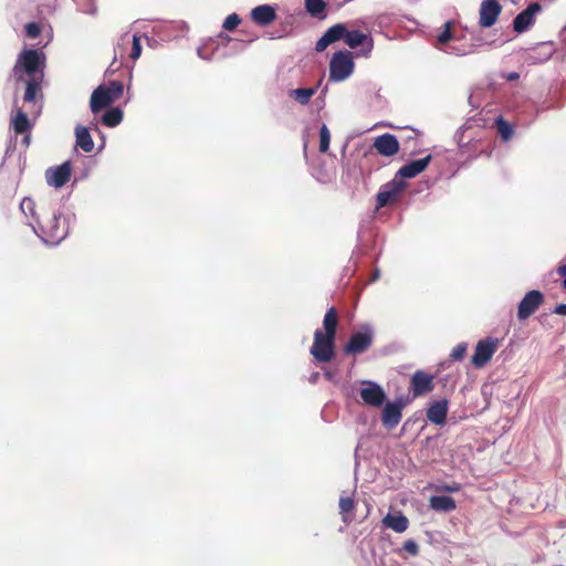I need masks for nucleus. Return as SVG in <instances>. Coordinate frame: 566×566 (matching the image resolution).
<instances>
[{"instance_id":"46","label":"nucleus","mask_w":566,"mask_h":566,"mask_svg":"<svg viewBox=\"0 0 566 566\" xmlns=\"http://www.w3.org/2000/svg\"><path fill=\"white\" fill-rule=\"evenodd\" d=\"M90 128L95 129V130H97V129H98V128H97V124H96V123H92V126H91Z\"/></svg>"},{"instance_id":"16","label":"nucleus","mask_w":566,"mask_h":566,"mask_svg":"<svg viewBox=\"0 0 566 566\" xmlns=\"http://www.w3.org/2000/svg\"><path fill=\"white\" fill-rule=\"evenodd\" d=\"M374 148L379 155L391 157L399 151V142L396 136L387 133L375 139Z\"/></svg>"},{"instance_id":"20","label":"nucleus","mask_w":566,"mask_h":566,"mask_svg":"<svg viewBox=\"0 0 566 566\" xmlns=\"http://www.w3.org/2000/svg\"><path fill=\"white\" fill-rule=\"evenodd\" d=\"M448 402L446 399L434 401L427 410V418L430 422L442 426L446 423Z\"/></svg>"},{"instance_id":"8","label":"nucleus","mask_w":566,"mask_h":566,"mask_svg":"<svg viewBox=\"0 0 566 566\" xmlns=\"http://www.w3.org/2000/svg\"><path fill=\"white\" fill-rule=\"evenodd\" d=\"M545 297L541 291L532 290L527 292L517 305L518 321H525L531 317L544 304Z\"/></svg>"},{"instance_id":"31","label":"nucleus","mask_w":566,"mask_h":566,"mask_svg":"<svg viewBox=\"0 0 566 566\" xmlns=\"http://www.w3.org/2000/svg\"><path fill=\"white\" fill-rule=\"evenodd\" d=\"M35 208H36L35 202L30 197L23 198L20 203V209L23 212V214L25 217L30 218L34 222H36V218H41V214L36 213Z\"/></svg>"},{"instance_id":"4","label":"nucleus","mask_w":566,"mask_h":566,"mask_svg":"<svg viewBox=\"0 0 566 566\" xmlns=\"http://www.w3.org/2000/svg\"><path fill=\"white\" fill-rule=\"evenodd\" d=\"M355 69L353 53L350 51H338L333 54L329 62V80L342 82L348 78Z\"/></svg>"},{"instance_id":"23","label":"nucleus","mask_w":566,"mask_h":566,"mask_svg":"<svg viewBox=\"0 0 566 566\" xmlns=\"http://www.w3.org/2000/svg\"><path fill=\"white\" fill-rule=\"evenodd\" d=\"M430 507L437 512H452L457 509V504L451 496L433 495L430 497Z\"/></svg>"},{"instance_id":"32","label":"nucleus","mask_w":566,"mask_h":566,"mask_svg":"<svg viewBox=\"0 0 566 566\" xmlns=\"http://www.w3.org/2000/svg\"><path fill=\"white\" fill-rule=\"evenodd\" d=\"M443 27H444L443 30L437 36V41L440 45H444L453 39V33H452L453 22L447 21Z\"/></svg>"},{"instance_id":"14","label":"nucleus","mask_w":566,"mask_h":566,"mask_svg":"<svg viewBox=\"0 0 566 566\" xmlns=\"http://www.w3.org/2000/svg\"><path fill=\"white\" fill-rule=\"evenodd\" d=\"M542 10V7L537 2H532L528 7L520 12L514 21L513 28L516 32L521 33L528 29L534 23V17Z\"/></svg>"},{"instance_id":"21","label":"nucleus","mask_w":566,"mask_h":566,"mask_svg":"<svg viewBox=\"0 0 566 566\" xmlns=\"http://www.w3.org/2000/svg\"><path fill=\"white\" fill-rule=\"evenodd\" d=\"M76 146L85 153H91L94 149V142L90 134V128L77 125L75 128Z\"/></svg>"},{"instance_id":"29","label":"nucleus","mask_w":566,"mask_h":566,"mask_svg":"<svg viewBox=\"0 0 566 566\" xmlns=\"http://www.w3.org/2000/svg\"><path fill=\"white\" fill-rule=\"evenodd\" d=\"M367 38H368L367 34H365L358 30L348 31L346 29V34L344 36V41L349 48L356 49L359 45L364 44V42L367 40Z\"/></svg>"},{"instance_id":"27","label":"nucleus","mask_w":566,"mask_h":566,"mask_svg":"<svg viewBox=\"0 0 566 566\" xmlns=\"http://www.w3.org/2000/svg\"><path fill=\"white\" fill-rule=\"evenodd\" d=\"M305 9L311 17L324 19L327 3L324 0H304Z\"/></svg>"},{"instance_id":"22","label":"nucleus","mask_w":566,"mask_h":566,"mask_svg":"<svg viewBox=\"0 0 566 566\" xmlns=\"http://www.w3.org/2000/svg\"><path fill=\"white\" fill-rule=\"evenodd\" d=\"M338 325V313L335 307H331L323 318V335L336 338V331Z\"/></svg>"},{"instance_id":"34","label":"nucleus","mask_w":566,"mask_h":566,"mask_svg":"<svg viewBox=\"0 0 566 566\" xmlns=\"http://www.w3.org/2000/svg\"><path fill=\"white\" fill-rule=\"evenodd\" d=\"M497 132L502 136L504 140H509L513 136V128L512 126L505 122L503 118H499L496 120Z\"/></svg>"},{"instance_id":"41","label":"nucleus","mask_w":566,"mask_h":566,"mask_svg":"<svg viewBox=\"0 0 566 566\" xmlns=\"http://www.w3.org/2000/svg\"><path fill=\"white\" fill-rule=\"evenodd\" d=\"M458 55H465V54H470V53H473L474 50L472 48V45L469 48V49H458V48H452Z\"/></svg>"},{"instance_id":"33","label":"nucleus","mask_w":566,"mask_h":566,"mask_svg":"<svg viewBox=\"0 0 566 566\" xmlns=\"http://www.w3.org/2000/svg\"><path fill=\"white\" fill-rule=\"evenodd\" d=\"M331 133L325 124L319 129V151L326 153L329 148Z\"/></svg>"},{"instance_id":"35","label":"nucleus","mask_w":566,"mask_h":566,"mask_svg":"<svg viewBox=\"0 0 566 566\" xmlns=\"http://www.w3.org/2000/svg\"><path fill=\"white\" fill-rule=\"evenodd\" d=\"M241 18L237 13L229 14L223 21L222 28L227 31H233L240 24Z\"/></svg>"},{"instance_id":"36","label":"nucleus","mask_w":566,"mask_h":566,"mask_svg":"<svg viewBox=\"0 0 566 566\" xmlns=\"http://www.w3.org/2000/svg\"><path fill=\"white\" fill-rule=\"evenodd\" d=\"M468 349V345L465 343L458 344L451 352L450 357L453 360H461Z\"/></svg>"},{"instance_id":"39","label":"nucleus","mask_w":566,"mask_h":566,"mask_svg":"<svg viewBox=\"0 0 566 566\" xmlns=\"http://www.w3.org/2000/svg\"><path fill=\"white\" fill-rule=\"evenodd\" d=\"M403 549L408 553H410L411 555H417L418 554V545L416 542L409 539V541H406L403 543Z\"/></svg>"},{"instance_id":"28","label":"nucleus","mask_w":566,"mask_h":566,"mask_svg":"<svg viewBox=\"0 0 566 566\" xmlns=\"http://www.w3.org/2000/svg\"><path fill=\"white\" fill-rule=\"evenodd\" d=\"M123 117L124 114L122 109L118 107H113L102 115L101 122L107 127H115L122 123Z\"/></svg>"},{"instance_id":"19","label":"nucleus","mask_w":566,"mask_h":566,"mask_svg":"<svg viewBox=\"0 0 566 566\" xmlns=\"http://www.w3.org/2000/svg\"><path fill=\"white\" fill-rule=\"evenodd\" d=\"M251 19L254 23L265 27L276 19V12L270 4L258 6L251 11Z\"/></svg>"},{"instance_id":"24","label":"nucleus","mask_w":566,"mask_h":566,"mask_svg":"<svg viewBox=\"0 0 566 566\" xmlns=\"http://www.w3.org/2000/svg\"><path fill=\"white\" fill-rule=\"evenodd\" d=\"M382 523L385 524L386 527H388L397 533L405 532L409 525L408 518L405 515H402L401 513H399L397 515L387 514L384 517Z\"/></svg>"},{"instance_id":"17","label":"nucleus","mask_w":566,"mask_h":566,"mask_svg":"<svg viewBox=\"0 0 566 566\" xmlns=\"http://www.w3.org/2000/svg\"><path fill=\"white\" fill-rule=\"evenodd\" d=\"M346 34V27L342 23H337L329 29L319 38V40L315 44V50L317 52L324 51L329 44L338 41L344 40V36Z\"/></svg>"},{"instance_id":"10","label":"nucleus","mask_w":566,"mask_h":566,"mask_svg":"<svg viewBox=\"0 0 566 566\" xmlns=\"http://www.w3.org/2000/svg\"><path fill=\"white\" fill-rule=\"evenodd\" d=\"M360 398L365 405L378 408L386 401V392L380 385L370 380H363Z\"/></svg>"},{"instance_id":"44","label":"nucleus","mask_w":566,"mask_h":566,"mask_svg":"<svg viewBox=\"0 0 566 566\" xmlns=\"http://www.w3.org/2000/svg\"><path fill=\"white\" fill-rule=\"evenodd\" d=\"M446 490L450 491V492H454V491L459 490V486H447Z\"/></svg>"},{"instance_id":"1","label":"nucleus","mask_w":566,"mask_h":566,"mask_svg":"<svg viewBox=\"0 0 566 566\" xmlns=\"http://www.w3.org/2000/svg\"><path fill=\"white\" fill-rule=\"evenodd\" d=\"M45 55L33 49L23 50L13 66V76L17 82L25 83L23 101L35 103L38 97L42 98V83L44 80Z\"/></svg>"},{"instance_id":"43","label":"nucleus","mask_w":566,"mask_h":566,"mask_svg":"<svg viewBox=\"0 0 566 566\" xmlns=\"http://www.w3.org/2000/svg\"><path fill=\"white\" fill-rule=\"evenodd\" d=\"M520 77V74L516 72H511L506 75L507 81H515Z\"/></svg>"},{"instance_id":"45","label":"nucleus","mask_w":566,"mask_h":566,"mask_svg":"<svg viewBox=\"0 0 566 566\" xmlns=\"http://www.w3.org/2000/svg\"><path fill=\"white\" fill-rule=\"evenodd\" d=\"M23 143H24L25 145H29V143H30V136H29V135H27V136L23 138Z\"/></svg>"},{"instance_id":"2","label":"nucleus","mask_w":566,"mask_h":566,"mask_svg":"<svg viewBox=\"0 0 566 566\" xmlns=\"http://www.w3.org/2000/svg\"><path fill=\"white\" fill-rule=\"evenodd\" d=\"M43 239L52 244L60 243L69 232V224L61 212L55 210L43 211L41 218H36Z\"/></svg>"},{"instance_id":"37","label":"nucleus","mask_w":566,"mask_h":566,"mask_svg":"<svg viewBox=\"0 0 566 566\" xmlns=\"http://www.w3.org/2000/svg\"><path fill=\"white\" fill-rule=\"evenodd\" d=\"M25 34L30 39H35L41 33V27L36 22H29L24 27Z\"/></svg>"},{"instance_id":"5","label":"nucleus","mask_w":566,"mask_h":566,"mask_svg":"<svg viewBox=\"0 0 566 566\" xmlns=\"http://www.w3.org/2000/svg\"><path fill=\"white\" fill-rule=\"evenodd\" d=\"M335 339L323 335L322 329L314 332V342L310 349L311 355L318 363H329L335 356Z\"/></svg>"},{"instance_id":"26","label":"nucleus","mask_w":566,"mask_h":566,"mask_svg":"<svg viewBox=\"0 0 566 566\" xmlns=\"http://www.w3.org/2000/svg\"><path fill=\"white\" fill-rule=\"evenodd\" d=\"M12 128L17 135H22L31 129V124L27 113L21 108L17 109V114L12 119Z\"/></svg>"},{"instance_id":"48","label":"nucleus","mask_w":566,"mask_h":566,"mask_svg":"<svg viewBox=\"0 0 566 566\" xmlns=\"http://www.w3.org/2000/svg\"><path fill=\"white\" fill-rule=\"evenodd\" d=\"M325 376L329 379L332 376L329 373H326Z\"/></svg>"},{"instance_id":"12","label":"nucleus","mask_w":566,"mask_h":566,"mask_svg":"<svg viewBox=\"0 0 566 566\" xmlns=\"http://www.w3.org/2000/svg\"><path fill=\"white\" fill-rule=\"evenodd\" d=\"M433 379V375L423 370H417L410 379L409 390L412 394V397L416 398L431 392L434 388Z\"/></svg>"},{"instance_id":"30","label":"nucleus","mask_w":566,"mask_h":566,"mask_svg":"<svg viewBox=\"0 0 566 566\" xmlns=\"http://www.w3.org/2000/svg\"><path fill=\"white\" fill-rule=\"evenodd\" d=\"M316 93L314 87L296 88L291 91L290 95L301 105L308 104L311 97Z\"/></svg>"},{"instance_id":"13","label":"nucleus","mask_w":566,"mask_h":566,"mask_svg":"<svg viewBox=\"0 0 566 566\" xmlns=\"http://www.w3.org/2000/svg\"><path fill=\"white\" fill-rule=\"evenodd\" d=\"M502 12V6L496 0H483L480 6L479 24L482 28L494 25Z\"/></svg>"},{"instance_id":"38","label":"nucleus","mask_w":566,"mask_h":566,"mask_svg":"<svg viewBox=\"0 0 566 566\" xmlns=\"http://www.w3.org/2000/svg\"><path fill=\"white\" fill-rule=\"evenodd\" d=\"M142 54V44L140 40L137 35L133 36V44H132V51L129 53V56L132 60H137Z\"/></svg>"},{"instance_id":"47","label":"nucleus","mask_w":566,"mask_h":566,"mask_svg":"<svg viewBox=\"0 0 566 566\" xmlns=\"http://www.w3.org/2000/svg\"><path fill=\"white\" fill-rule=\"evenodd\" d=\"M563 289L566 290V277L565 280L563 281Z\"/></svg>"},{"instance_id":"3","label":"nucleus","mask_w":566,"mask_h":566,"mask_svg":"<svg viewBox=\"0 0 566 566\" xmlns=\"http://www.w3.org/2000/svg\"><path fill=\"white\" fill-rule=\"evenodd\" d=\"M124 93V84L120 81H111L108 84L97 86L90 99V108L94 115L117 102Z\"/></svg>"},{"instance_id":"9","label":"nucleus","mask_w":566,"mask_h":566,"mask_svg":"<svg viewBox=\"0 0 566 566\" xmlns=\"http://www.w3.org/2000/svg\"><path fill=\"white\" fill-rule=\"evenodd\" d=\"M499 347V339L493 337H486L478 342L474 354L471 358V363L474 367L481 368L488 361L491 360L492 356Z\"/></svg>"},{"instance_id":"11","label":"nucleus","mask_w":566,"mask_h":566,"mask_svg":"<svg viewBox=\"0 0 566 566\" xmlns=\"http://www.w3.org/2000/svg\"><path fill=\"white\" fill-rule=\"evenodd\" d=\"M405 406L406 402L402 398L385 405L381 412V422L386 429L391 430L398 426L402 418V409Z\"/></svg>"},{"instance_id":"40","label":"nucleus","mask_w":566,"mask_h":566,"mask_svg":"<svg viewBox=\"0 0 566 566\" xmlns=\"http://www.w3.org/2000/svg\"><path fill=\"white\" fill-rule=\"evenodd\" d=\"M553 313L566 316V304L556 305Z\"/></svg>"},{"instance_id":"18","label":"nucleus","mask_w":566,"mask_h":566,"mask_svg":"<svg viewBox=\"0 0 566 566\" xmlns=\"http://www.w3.org/2000/svg\"><path fill=\"white\" fill-rule=\"evenodd\" d=\"M431 160H432L431 155H428L421 159L412 160V161L403 165L398 170L397 176H399L401 178H407V179L415 178L416 176H418L419 174H421L422 171H424L427 169V167L429 166Z\"/></svg>"},{"instance_id":"25","label":"nucleus","mask_w":566,"mask_h":566,"mask_svg":"<svg viewBox=\"0 0 566 566\" xmlns=\"http://www.w3.org/2000/svg\"><path fill=\"white\" fill-rule=\"evenodd\" d=\"M355 500L353 496H340L339 513L344 523L348 524L354 520Z\"/></svg>"},{"instance_id":"7","label":"nucleus","mask_w":566,"mask_h":566,"mask_svg":"<svg viewBox=\"0 0 566 566\" xmlns=\"http://www.w3.org/2000/svg\"><path fill=\"white\" fill-rule=\"evenodd\" d=\"M406 189V182L401 179H394L382 185L376 195V207L378 209L395 203Z\"/></svg>"},{"instance_id":"15","label":"nucleus","mask_w":566,"mask_h":566,"mask_svg":"<svg viewBox=\"0 0 566 566\" xmlns=\"http://www.w3.org/2000/svg\"><path fill=\"white\" fill-rule=\"evenodd\" d=\"M71 174V164L65 161L55 168L49 169L45 176L49 185L54 186L55 188H61L70 180Z\"/></svg>"},{"instance_id":"6","label":"nucleus","mask_w":566,"mask_h":566,"mask_svg":"<svg viewBox=\"0 0 566 566\" xmlns=\"http://www.w3.org/2000/svg\"><path fill=\"white\" fill-rule=\"evenodd\" d=\"M374 340V333L370 327L364 326L359 332L353 333L344 346L347 355L363 354L369 349Z\"/></svg>"},{"instance_id":"42","label":"nucleus","mask_w":566,"mask_h":566,"mask_svg":"<svg viewBox=\"0 0 566 566\" xmlns=\"http://www.w3.org/2000/svg\"><path fill=\"white\" fill-rule=\"evenodd\" d=\"M557 273L560 276H565L566 277V264L565 263H562V264L558 265Z\"/></svg>"}]
</instances>
